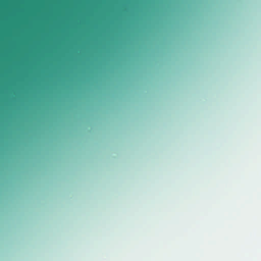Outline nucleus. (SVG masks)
<instances>
[{"mask_svg":"<svg viewBox=\"0 0 261 261\" xmlns=\"http://www.w3.org/2000/svg\"><path fill=\"white\" fill-rule=\"evenodd\" d=\"M1 33H2V30H1Z\"/></svg>","mask_w":261,"mask_h":261,"instance_id":"1","label":"nucleus"},{"mask_svg":"<svg viewBox=\"0 0 261 261\" xmlns=\"http://www.w3.org/2000/svg\"><path fill=\"white\" fill-rule=\"evenodd\" d=\"M1 33H2V30H1Z\"/></svg>","mask_w":261,"mask_h":261,"instance_id":"2","label":"nucleus"},{"mask_svg":"<svg viewBox=\"0 0 261 261\" xmlns=\"http://www.w3.org/2000/svg\"><path fill=\"white\" fill-rule=\"evenodd\" d=\"M1 33H2V30H1Z\"/></svg>","mask_w":261,"mask_h":261,"instance_id":"3","label":"nucleus"},{"mask_svg":"<svg viewBox=\"0 0 261 261\" xmlns=\"http://www.w3.org/2000/svg\"><path fill=\"white\" fill-rule=\"evenodd\" d=\"M1 23H2V20H1Z\"/></svg>","mask_w":261,"mask_h":261,"instance_id":"4","label":"nucleus"},{"mask_svg":"<svg viewBox=\"0 0 261 261\" xmlns=\"http://www.w3.org/2000/svg\"><path fill=\"white\" fill-rule=\"evenodd\" d=\"M1 23H2V20H1Z\"/></svg>","mask_w":261,"mask_h":261,"instance_id":"5","label":"nucleus"}]
</instances>
